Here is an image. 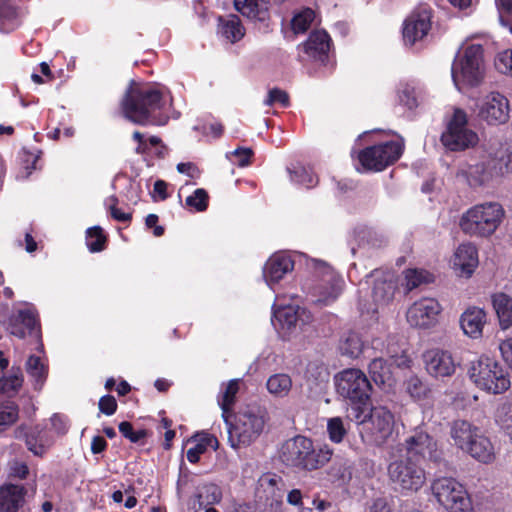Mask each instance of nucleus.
I'll use <instances>...</instances> for the list:
<instances>
[{
    "label": "nucleus",
    "mask_w": 512,
    "mask_h": 512,
    "mask_svg": "<svg viewBox=\"0 0 512 512\" xmlns=\"http://www.w3.org/2000/svg\"><path fill=\"white\" fill-rule=\"evenodd\" d=\"M429 277L426 271L409 269L405 272L406 287L408 290L417 288L420 284L428 282Z\"/></svg>",
    "instance_id": "obj_47"
},
{
    "label": "nucleus",
    "mask_w": 512,
    "mask_h": 512,
    "mask_svg": "<svg viewBox=\"0 0 512 512\" xmlns=\"http://www.w3.org/2000/svg\"><path fill=\"white\" fill-rule=\"evenodd\" d=\"M481 430L466 420H455L450 425V437L453 440V444L464 451L471 443L472 440L477 437Z\"/></svg>",
    "instance_id": "obj_28"
},
{
    "label": "nucleus",
    "mask_w": 512,
    "mask_h": 512,
    "mask_svg": "<svg viewBox=\"0 0 512 512\" xmlns=\"http://www.w3.org/2000/svg\"><path fill=\"white\" fill-rule=\"evenodd\" d=\"M363 350V341L355 332L345 333L339 341V351L349 358H357Z\"/></svg>",
    "instance_id": "obj_37"
},
{
    "label": "nucleus",
    "mask_w": 512,
    "mask_h": 512,
    "mask_svg": "<svg viewBox=\"0 0 512 512\" xmlns=\"http://www.w3.org/2000/svg\"><path fill=\"white\" fill-rule=\"evenodd\" d=\"M233 155L238 158V165L243 167L249 164L252 150L249 148H238L233 152Z\"/></svg>",
    "instance_id": "obj_60"
},
{
    "label": "nucleus",
    "mask_w": 512,
    "mask_h": 512,
    "mask_svg": "<svg viewBox=\"0 0 512 512\" xmlns=\"http://www.w3.org/2000/svg\"><path fill=\"white\" fill-rule=\"evenodd\" d=\"M51 424L53 429L59 434H64L67 431V423L65 419L58 414L51 417Z\"/></svg>",
    "instance_id": "obj_63"
},
{
    "label": "nucleus",
    "mask_w": 512,
    "mask_h": 512,
    "mask_svg": "<svg viewBox=\"0 0 512 512\" xmlns=\"http://www.w3.org/2000/svg\"><path fill=\"white\" fill-rule=\"evenodd\" d=\"M495 421L512 442V400L505 399L498 405Z\"/></svg>",
    "instance_id": "obj_38"
},
{
    "label": "nucleus",
    "mask_w": 512,
    "mask_h": 512,
    "mask_svg": "<svg viewBox=\"0 0 512 512\" xmlns=\"http://www.w3.org/2000/svg\"><path fill=\"white\" fill-rule=\"evenodd\" d=\"M163 89L158 86L130 82L121 102L124 116L138 125L156 123L153 113L164 105Z\"/></svg>",
    "instance_id": "obj_1"
},
{
    "label": "nucleus",
    "mask_w": 512,
    "mask_h": 512,
    "mask_svg": "<svg viewBox=\"0 0 512 512\" xmlns=\"http://www.w3.org/2000/svg\"><path fill=\"white\" fill-rule=\"evenodd\" d=\"M492 304L500 327L509 329L512 326V298L505 293H496L492 296Z\"/></svg>",
    "instance_id": "obj_34"
},
{
    "label": "nucleus",
    "mask_w": 512,
    "mask_h": 512,
    "mask_svg": "<svg viewBox=\"0 0 512 512\" xmlns=\"http://www.w3.org/2000/svg\"><path fill=\"white\" fill-rule=\"evenodd\" d=\"M23 376L19 369L0 379V394L12 397L22 386Z\"/></svg>",
    "instance_id": "obj_41"
},
{
    "label": "nucleus",
    "mask_w": 512,
    "mask_h": 512,
    "mask_svg": "<svg viewBox=\"0 0 512 512\" xmlns=\"http://www.w3.org/2000/svg\"><path fill=\"white\" fill-rule=\"evenodd\" d=\"M220 31L231 43L240 40L245 34L240 19L234 15L226 20L221 19Z\"/></svg>",
    "instance_id": "obj_39"
},
{
    "label": "nucleus",
    "mask_w": 512,
    "mask_h": 512,
    "mask_svg": "<svg viewBox=\"0 0 512 512\" xmlns=\"http://www.w3.org/2000/svg\"><path fill=\"white\" fill-rule=\"evenodd\" d=\"M339 395L353 403H365L370 398L372 386L367 376L359 369H346L335 376Z\"/></svg>",
    "instance_id": "obj_13"
},
{
    "label": "nucleus",
    "mask_w": 512,
    "mask_h": 512,
    "mask_svg": "<svg viewBox=\"0 0 512 512\" xmlns=\"http://www.w3.org/2000/svg\"><path fill=\"white\" fill-rule=\"evenodd\" d=\"M505 216L501 204L485 202L474 205L462 214L461 230L470 236L489 237L500 226Z\"/></svg>",
    "instance_id": "obj_5"
},
{
    "label": "nucleus",
    "mask_w": 512,
    "mask_h": 512,
    "mask_svg": "<svg viewBox=\"0 0 512 512\" xmlns=\"http://www.w3.org/2000/svg\"><path fill=\"white\" fill-rule=\"evenodd\" d=\"M431 17V10L428 7H420L407 17L403 26L405 44L414 45L428 35L431 29Z\"/></svg>",
    "instance_id": "obj_18"
},
{
    "label": "nucleus",
    "mask_w": 512,
    "mask_h": 512,
    "mask_svg": "<svg viewBox=\"0 0 512 512\" xmlns=\"http://www.w3.org/2000/svg\"><path fill=\"white\" fill-rule=\"evenodd\" d=\"M26 489L9 484L0 488V512H30L25 508Z\"/></svg>",
    "instance_id": "obj_23"
},
{
    "label": "nucleus",
    "mask_w": 512,
    "mask_h": 512,
    "mask_svg": "<svg viewBox=\"0 0 512 512\" xmlns=\"http://www.w3.org/2000/svg\"><path fill=\"white\" fill-rule=\"evenodd\" d=\"M286 492L284 480L276 474L262 475L255 493L259 512H282Z\"/></svg>",
    "instance_id": "obj_12"
},
{
    "label": "nucleus",
    "mask_w": 512,
    "mask_h": 512,
    "mask_svg": "<svg viewBox=\"0 0 512 512\" xmlns=\"http://www.w3.org/2000/svg\"><path fill=\"white\" fill-rule=\"evenodd\" d=\"M371 276L374 278L372 298L377 306L388 305L394 298L397 282L394 274L375 270Z\"/></svg>",
    "instance_id": "obj_21"
},
{
    "label": "nucleus",
    "mask_w": 512,
    "mask_h": 512,
    "mask_svg": "<svg viewBox=\"0 0 512 512\" xmlns=\"http://www.w3.org/2000/svg\"><path fill=\"white\" fill-rule=\"evenodd\" d=\"M18 419V406L14 402L0 405V432L12 425Z\"/></svg>",
    "instance_id": "obj_43"
},
{
    "label": "nucleus",
    "mask_w": 512,
    "mask_h": 512,
    "mask_svg": "<svg viewBox=\"0 0 512 512\" xmlns=\"http://www.w3.org/2000/svg\"><path fill=\"white\" fill-rule=\"evenodd\" d=\"M331 39L324 30L313 31L303 44L305 54L315 61L325 64L328 58Z\"/></svg>",
    "instance_id": "obj_26"
},
{
    "label": "nucleus",
    "mask_w": 512,
    "mask_h": 512,
    "mask_svg": "<svg viewBox=\"0 0 512 512\" xmlns=\"http://www.w3.org/2000/svg\"><path fill=\"white\" fill-rule=\"evenodd\" d=\"M467 114L462 109H455L446 130L441 135L442 144L450 151H464L474 147L478 141V135L469 129Z\"/></svg>",
    "instance_id": "obj_10"
},
{
    "label": "nucleus",
    "mask_w": 512,
    "mask_h": 512,
    "mask_svg": "<svg viewBox=\"0 0 512 512\" xmlns=\"http://www.w3.org/2000/svg\"><path fill=\"white\" fill-rule=\"evenodd\" d=\"M369 373L373 381L379 386L390 388L394 384L391 364L381 357H377L370 362Z\"/></svg>",
    "instance_id": "obj_33"
},
{
    "label": "nucleus",
    "mask_w": 512,
    "mask_h": 512,
    "mask_svg": "<svg viewBox=\"0 0 512 512\" xmlns=\"http://www.w3.org/2000/svg\"><path fill=\"white\" fill-rule=\"evenodd\" d=\"M15 433L17 438L25 439L28 449L37 456H41L50 445L49 439L38 425L34 428L20 426Z\"/></svg>",
    "instance_id": "obj_29"
},
{
    "label": "nucleus",
    "mask_w": 512,
    "mask_h": 512,
    "mask_svg": "<svg viewBox=\"0 0 512 512\" xmlns=\"http://www.w3.org/2000/svg\"><path fill=\"white\" fill-rule=\"evenodd\" d=\"M478 117L489 125L504 124L509 119V101L498 93L491 92L477 104Z\"/></svg>",
    "instance_id": "obj_16"
},
{
    "label": "nucleus",
    "mask_w": 512,
    "mask_h": 512,
    "mask_svg": "<svg viewBox=\"0 0 512 512\" xmlns=\"http://www.w3.org/2000/svg\"><path fill=\"white\" fill-rule=\"evenodd\" d=\"M119 431L122 435L133 443H138L147 436L146 430L134 431L130 422L123 421L119 424Z\"/></svg>",
    "instance_id": "obj_53"
},
{
    "label": "nucleus",
    "mask_w": 512,
    "mask_h": 512,
    "mask_svg": "<svg viewBox=\"0 0 512 512\" xmlns=\"http://www.w3.org/2000/svg\"><path fill=\"white\" fill-rule=\"evenodd\" d=\"M290 174V180L295 183L303 184L307 187H312L317 183L316 177L313 175L311 170H308L304 166L295 165L287 168Z\"/></svg>",
    "instance_id": "obj_42"
},
{
    "label": "nucleus",
    "mask_w": 512,
    "mask_h": 512,
    "mask_svg": "<svg viewBox=\"0 0 512 512\" xmlns=\"http://www.w3.org/2000/svg\"><path fill=\"white\" fill-rule=\"evenodd\" d=\"M468 375L476 387L492 394H501L511 385L507 371L496 360L487 356L472 361Z\"/></svg>",
    "instance_id": "obj_6"
},
{
    "label": "nucleus",
    "mask_w": 512,
    "mask_h": 512,
    "mask_svg": "<svg viewBox=\"0 0 512 512\" xmlns=\"http://www.w3.org/2000/svg\"><path fill=\"white\" fill-rule=\"evenodd\" d=\"M407 458L427 459L433 462L441 460V452L438 450L437 442L427 432L416 429L405 440Z\"/></svg>",
    "instance_id": "obj_15"
},
{
    "label": "nucleus",
    "mask_w": 512,
    "mask_h": 512,
    "mask_svg": "<svg viewBox=\"0 0 512 512\" xmlns=\"http://www.w3.org/2000/svg\"><path fill=\"white\" fill-rule=\"evenodd\" d=\"M442 308L434 298H422L407 311V321L413 327L430 328L437 323Z\"/></svg>",
    "instance_id": "obj_17"
},
{
    "label": "nucleus",
    "mask_w": 512,
    "mask_h": 512,
    "mask_svg": "<svg viewBox=\"0 0 512 512\" xmlns=\"http://www.w3.org/2000/svg\"><path fill=\"white\" fill-rule=\"evenodd\" d=\"M238 388V382L235 380L230 381L225 387L220 401L221 408L224 412L228 411L230 406L234 403V398L238 392Z\"/></svg>",
    "instance_id": "obj_54"
},
{
    "label": "nucleus",
    "mask_w": 512,
    "mask_h": 512,
    "mask_svg": "<svg viewBox=\"0 0 512 512\" xmlns=\"http://www.w3.org/2000/svg\"><path fill=\"white\" fill-rule=\"evenodd\" d=\"M221 491L218 486L209 484L204 486L199 492L200 504H214L221 500Z\"/></svg>",
    "instance_id": "obj_48"
},
{
    "label": "nucleus",
    "mask_w": 512,
    "mask_h": 512,
    "mask_svg": "<svg viewBox=\"0 0 512 512\" xmlns=\"http://www.w3.org/2000/svg\"><path fill=\"white\" fill-rule=\"evenodd\" d=\"M342 280L332 272H328L322 283L313 288L314 301L320 305L334 302L342 291Z\"/></svg>",
    "instance_id": "obj_25"
},
{
    "label": "nucleus",
    "mask_w": 512,
    "mask_h": 512,
    "mask_svg": "<svg viewBox=\"0 0 512 512\" xmlns=\"http://www.w3.org/2000/svg\"><path fill=\"white\" fill-rule=\"evenodd\" d=\"M109 201L111 202V204L109 205L111 216L115 220L120 221V222H128V221L131 220V214L130 213H124V212H122L120 209H118L116 207L117 198L111 197L109 199Z\"/></svg>",
    "instance_id": "obj_59"
},
{
    "label": "nucleus",
    "mask_w": 512,
    "mask_h": 512,
    "mask_svg": "<svg viewBox=\"0 0 512 512\" xmlns=\"http://www.w3.org/2000/svg\"><path fill=\"white\" fill-rule=\"evenodd\" d=\"M348 417L361 426L362 440L368 444L381 446L392 436L394 415L386 407H373L369 413L359 406L352 407Z\"/></svg>",
    "instance_id": "obj_4"
},
{
    "label": "nucleus",
    "mask_w": 512,
    "mask_h": 512,
    "mask_svg": "<svg viewBox=\"0 0 512 512\" xmlns=\"http://www.w3.org/2000/svg\"><path fill=\"white\" fill-rule=\"evenodd\" d=\"M406 391L414 399H422L428 393V386L417 376L409 377L405 382Z\"/></svg>",
    "instance_id": "obj_45"
},
{
    "label": "nucleus",
    "mask_w": 512,
    "mask_h": 512,
    "mask_svg": "<svg viewBox=\"0 0 512 512\" xmlns=\"http://www.w3.org/2000/svg\"><path fill=\"white\" fill-rule=\"evenodd\" d=\"M8 330L13 336L20 339L29 335L38 340L40 328L35 311L30 308L18 310L10 317Z\"/></svg>",
    "instance_id": "obj_19"
},
{
    "label": "nucleus",
    "mask_w": 512,
    "mask_h": 512,
    "mask_svg": "<svg viewBox=\"0 0 512 512\" xmlns=\"http://www.w3.org/2000/svg\"><path fill=\"white\" fill-rule=\"evenodd\" d=\"M463 452L482 463L492 462L495 456L491 441L481 431Z\"/></svg>",
    "instance_id": "obj_31"
},
{
    "label": "nucleus",
    "mask_w": 512,
    "mask_h": 512,
    "mask_svg": "<svg viewBox=\"0 0 512 512\" xmlns=\"http://www.w3.org/2000/svg\"><path fill=\"white\" fill-rule=\"evenodd\" d=\"M327 432L331 441L335 443L342 442L347 433L343 419L340 417H332L327 421Z\"/></svg>",
    "instance_id": "obj_44"
},
{
    "label": "nucleus",
    "mask_w": 512,
    "mask_h": 512,
    "mask_svg": "<svg viewBox=\"0 0 512 512\" xmlns=\"http://www.w3.org/2000/svg\"><path fill=\"white\" fill-rule=\"evenodd\" d=\"M194 441L195 446L187 450L186 456L189 462L196 463L199 461L200 455L203 454L208 447L216 450L218 448V440L213 435L207 433L197 434Z\"/></svg>",
    "instance_id": "obj_35"
},
{
    "label": "nucleus",
    "mask_w": 512,
    "mask_h": 512,
    "mask_svg": "<svg viewBox=\"0 0 512 512\" xmlns=\"http://www.w3.org/2000/svg\"><path fill=\"white\" fill-rule=\"evenodd\" d=\"M268 4V0H234L237 11L249 19L258 21L267 19Z\"/></svg>",
    "instance_id": "obj_32"
},
{
    "label": "nucleus",
    "mask_w": 512,
    "mask_h": 512,
    "mask_svg": "<svg viewBox=\"0 0 512 512\" xmlns=\"http://www.w3.org/2000/svg\"><path fill=\"white\" fill-rule=\"evenodd\" d=\"M369 512H391L388 501L385 498H376L369 506Z\"/></svg>",
    "instance_id": "obj_61"
},
{
    "label": "nucleus",
    "mask_w": 512,
    "mask_h": 512,
    "mask_svg": "<svg viewBox=\"0 0 512 512\" xmlns=\"http://www.w3.org/2000/svg\"><path fill=\"white\" fill-rule=\"evenodd\" d=\"M496 145V155L498 163L503 167V174L512 176V146L504 147L500 144Z\"/></svg>",
    "instance_id": "obj_46"
},
{
    "label": "nucleus",
    "mask_w": 512,
    "mask_h": 512,
    "mask_svg": "<svg viewBox=\"0 0 512 512\" xmlns=\"http://www.w3.org/2000/svg\"><path fill=\"white\" fill-rule=\"evenodd\" d=\"M274 317L282 329L291 330L299 323L304 324L309 319L306 311L298 306H284L274 311Z\"/></svg>",
    "instance_id": "obj_30"
},
{
    "label": "nucleus",
    "mask_w": 512,
    "mask_h": 512,
    "mask_svg": "<svg viewBox=\"0 0 512 512\" xmlns=\"http://www.w3.org/2000/svg\"><path fill=\"white\" fill-rule=\"evenodd\" d=\"M388 475L395 488L402 493L416 492L426 481L424 469L407 457L391 462Z\"/></svg>",
    "instance_id": "obj_11"
},
{
    "label": "nucleus",
    "mask_w": 512,
    "mask_h": 512,
    "mask_svg": "<svg viewBox=\"0 0 512 512\" xmlns=\"http://www.w3.org/2000/svg\"><path fill=\"white\" fill-rule=\"evenodd\" d=\"M432 492L448 512H473L468 493L455 479L441 477L432 483Z\"/></svg>",
    "instance_id": "obj_9"
},
{
    "label": "nucleus",
    "mask_w": 512,
    "mask_h": 512,
    "mask_svg": "<svg viewBox=\"0 0 512 512\" xmlns=\"http://www.w3.org/2000/svg\"><path fill=\"white\" fill-rule=\"evenodd\" d=\"M266 387L274 397L284 398L292 389V379L286 373H276L267 379Z\"/></svg>",
    "instance_id": "obj_36"
},
{
    "label": "nucleus",
    "mask_w": 512,
    "mask_h": 512,
    "mask_svg": "<svg viewBox=\"0 0 512 512\" xmlns=\"http://www.w3.org/2000/svg\"><path fill=\"white\" fill-rule=\"evenodd\" d=\"M332 454V449L327 445L315 447L311 439L298 435L283 443L280 458L286 465L314 471L325 466L331 460Z\"/></svg>",
    "instance_id": "obj_2"
},
{
    "label": "nucleus",
    "mask_w": 512,
    "mask_h": 512,
    "mask_svg": "<svg viewBox=\"0 0 512 512\" xmlns=\"http://www.w3.org/2000/svg\"><path fill=\"white\" fill-rule=\"evenodd\" d=\"M402 154V145L397 141L367 147L359 154V161L364 168L382 171L393 164Z\"/></svg>",
    "instance_id": "obj_14"
},
{
    "label": "nucleus",
    "mask_w": 512,
    "mask_h": 512,
    "mask_svg": "<svg viewBox=\"0 0 512 512\" xmlns=\"http://www.w3.org/2000/svg\"><path fill=\"white\" fill-rule=\"evenodd\" d=\"M453 268L460 275L470 277L478 266V252L472 243H463L456 249L453 257Z\"/></svg>",
    "instance_id": "obj_22"
},
{
    "label": "nucleus",
    "mask_w": 512,
    "mask_h": 512,
    "mask_svg": "<svg viewBox=\"0 0 512 512\" xmlns=\"http://www.w3.org/2000/svg\"><path fill=\"white\" fill-rule=\"evenodd\" d=\"M302 499H303V495H302V492L299 489H292L287 494V502L290 505H293V506H296V507L300 508L303 505Z\"/></svg>",
    "instance_id": "obj_64"
},
{
    "label": "nucleus",
    "mask_w": 512,
    "mask_h": 512,
    "mask_svg": "<svg viewBox=\"0 0 512 512\" xmlns=\"http://www.w3.org/2000/svg\"><path fill=\"white\" fill-rule=\"evenodd\" d=\"M315 12L305 8L297 12L291 20V28L295 34L305 33L315 20Z\"/></svg>",
    "instance_id": "obj_40"
},
{
    "label": "nucleus",
    "mask_w": 512,
    "mask_h": 512,
    "mask_svg": "<svg viewBox=\"0 0 512 512\" xmlns=\"http://www.w3.org/2000/svg\"><path fill=\"white\" fill-rule=\"evenodd\" d=\"M28 467L23 462H13L11 465V474L20 478L24 479L28 475Z\"/></svg>",
    "instance_id": "obj_62"
},
{
    "label": "nucleus",
    "mask_w": 512,
    "mask_h": 512,
    "mask_svg": "<svg viewBox=\"0 0 512 512\" xmlns=\"http://www.w3.org/2000/svg\"><path fill=\"white\" fill-rule=\"evenodd\" d=\"M186 204L195 208L197 211L202 212L208 206V194L204 189H196L193 195L186 198Z\"/></svg>",
    "instance_id": "obj_50"
},
{
    "label": "nucleus",
    "mask_w": 512,
    "mask_h": 512,
    "mask_svg": "<svg viewBox=\"0 0 512 512\" xmlns=\"http://www.w3.org/2000/svg\"><path fill=\"white\" fill-rule=\"evenodd\" d=\"M483 48L479 44L468 46L463 55H459L451 67L455 87L462 91L477 86L483 79Z\"/></svg>",
    "instance_id": "obj_7"
},
{
    "label": "nucleus",
    "mask_w": 512,
    "mask_h": 512,
    "mask_svg": "<svg viewBox=\"0 0 512 512\" xmlns=\"http://www.w3.org/2000/svg\"><path fill=\"white\" fill-rule=\"evenodd\" d=\"M427 372L433 377H448L456 370V364L449 351L434 348L423 355Z\"/></svg>",
    "instance_id": "obj_20"
},
{
    "label": "nucleus",
    "mask_w": 512,
    "mask_h": 512,
    "mask_svg": "<svg viewBox=\"0 0 512 512\" xmlns=\"http://www.w3.org/2000/svg\"><path fill=\"white\" fill-rule=\"evenodd\" d=\"M503 175V167L498 163L496 145L489 143L479 161L460 167L457 176L463 178L472 188L489 186L494 179Z\"/></svg>",
    "instance_id": "obj_8"
},
{
    "label": "nucleus",
    "mask_w": 512,
    "mask_h": 512,
    "mask_svg": "<svg viewBox=\"0 0 512 512\" xmlns=\"http://www.w3.org/2000/svg\"><path fill=\"white\" fill-rule=\"evenodd\" d=\"M263 103L266 106H273L279 103L283 107H288L290 105V98L286 91L279 88H272L268 91L267 97Z\"/></svg>",
    "instance_id": "obj_49"
},
{
    "label": "nucleus",
    "mask_w": 512,
    "mask_h": 512,
    "mask_svg": "<svg viewBox=\"0 0 512 512\" xmlns=\"http://www.w3.org/2000/svg\"><path fill=\"white\" fill-rule=\"evenodd\" d=\"M27 372L36 379L42 381L45 377V366L39 357L30 356L26 363Z\"/></svg>",
    "instance_id": "obj_52"
},
{
    "label": "nucleus",
    "mask_w": 512,
    "mask_h": 512,
    "mask_svg": "<svg viewBox=\"0 0 512 512\" xmlns=\"http://www.w3.org/2000/svg\"><path fill=\"white\" fill-rule=\"evenodd\" d=\"M399 101L401 104L408 107L409 109L416 107L417 99L414 88H411L409 86L404 87L399 92Z\"/></svg>",
    "instance_id": "obj_56"
},
{
    "label": "nucleus",
    "mask_w": 512,
    "mask_h": 512,
    "mask_svg": "<svg viewBox=\"0 0 512 512\" xmlns=\"http://www.w3.org/2000/svg\"><path fill=\"white\" fill-rule=\"evenodd\" d=\"M499 350L504 362L512 370V337L501 340Z\"/></svg>",
    "instance_id": "obj_58"
},
{
    "label": "nucleus",
    "mask_w": 512,
    "mask_h": 512,
    "mask_svg": "<svg viewBox=\"0 0 512 512\" xmlns=\"http://www.w3.org/2000/svg\"><path fill=\"white\" fill-rule=\"evenodd\" d=\"M294 262L289 255L274 254L266 262L263 270V276L269 286L280 281L285 274L291 272Z\"/></svg>",
    "instance_id": "obj_24"
},
{
    "label": "nucleus",
    "mask_w": 512,
    "mask_h": 512,
    "mask_svg": "<svg viewBox=\"0 0 512 512\" xmlns=\"http://www.w3.org/2000/svg\"><path fill=\"white\" fill-rule=\"evenodd\" d=\"M269 420L267 410L257 404L242 407L229 423L228 441L237 450L254 443L263 433Z\"/></svg>",
    "instance_id": "obj_3"
},
{
    "label": "nucleus",
    "mask_w": 512,
    "mask_h": 512,
    "mask_svg": "<svg viewBox=\"0 0 512 512\" xmlns=\"http://www.w3.org/2000/svg\"><path fill=\"white\" fill-rule=\"evenodd\" d=\"M98 405L100 411L108 416L113 415L117 410V402L111 395L101 397Z\"/></svg>",
    "instance_id": "obj_57"
},
{
    "label": "nucleus",
    "mask_w": 512,
    "mask_h": 512,
    "mask_svg": "<svg viewBox=\"0 0 512 512\" xmlns=\"http://www.w3.org/2000/svg\"><path fill=\"white\" fill-rule=\"evenodd\" d=\"M486 324V313L477 307L468 308L460 318V325L463 332L470 338L477 339L482 336Z\"/></svg>",
    "instance_id": "obj_27"
},
{
    "label": "nucleus",
    "mask_w": 512,
    "mask_h": 512,
    "mask_svg": "<svg viewBox=\"0 0 512 512\" xmlns=\"http://www.w3.org/2000/svg\"><path fill=\"white\" fill-rule=\"evenodd\" d=\"M495 66L501 73L512 76V49L499 53L495 61Z\"/></svg>",
    "instance_id": "obj_55"
},
{
    "label": "nucleus",
    "mask_w": 512,
    "mask_h": 512,
    "mask_svg": "<svg viewBox=\"0 0 512 512\" xmlns=\"http://www.w3.org/2000/svg\"><path fill=\"white\" fill-rule=\"evenodd\" d=\"M87 237L91 239L94 238V240L87 242L91 252H100L104 249L106 238L102 234V229L100 227L89 228L87 230Z\"/></svg>",
    "instance_id": "obj_51"
}]
</instances>
